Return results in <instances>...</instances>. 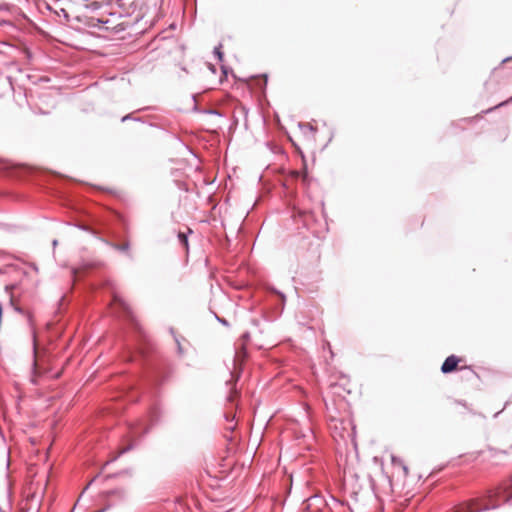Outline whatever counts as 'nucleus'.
Returning a JSON list of instances; mask_svg holds the SVG:
<instances>
[{
    "label": "nucleus",
    "mask_w": 512,
    "mask_h": 512,
    "mask_svg": "<svg viewBox=\"0 0 512 512\" xmlns=\"http://www.w3.org/2000/svg\"><path fill=\"white\" fill-rule=\"evenodd\" d=\"M83 2H88L89 0H82Z\"/></svg>",
    "instance_id": "41"
},
{
    "label": "nucleus",
    "mask_w": 512,
    "mask_h": 512,
    "mask_svg": "<svg viewBox=\"0 0 512 512\" xmlns=\"http://www.w3.org/2000/svg\"><path fill=\"white\" fill-rule=\"evenodd\" d=\"M272 292L275 293L276 295H278L280 298H281V301H282V305L285 304V301H286V296L285 294H283L281 291L277 290L276 288H273L272 289Z\"/></svg>",
    "instance_id": "21"
},
{
    "label": "nucleus",
    "mask_w": 512,
    "mask_h": 512,
    "mask_svg": "<svg viewBox=\"0 0 512 512\" xmlns=\"http://www.w3.org/2000/svg\"><path fill=\"white\" fill-rule=\"evenodd\" d=\"M224 416H225L226 421H228V422L233 421V420H234V418H235V415H234V414H232L231 412L226 413Z\"/></svg>",
    "instance_id": "26"
},
{
    "label": "nucleus",
    "mask_w": 512,
    "mask_h": 512,
    "mask_svg": "<svg viewBox=\"0 0 512 512\" xmlns=\"http://www.w3.org/2000/svg\"><path fill=\"white\" fill-rule=\"evenodd\" d=\"M177 238L179 243L188 250L189 248V241H188V234L184 232H178Z\"/></svg>",
    "instance_id": "11"
},
{
    "label": "nucleus",
    "mask_w": 512,
    "mask_h": 512,
    "mask_svg": "<svg viewBox=\"0 0 512 512\" xmlns=\"http://www.w3.org/2000/svg\"><path fill=\"white\" fill-rule=\"evenodd\" d=\"M148 109H150V107H144V108L140 109L139 111L148 110Z\"/></svg>",
    "instance_id": "37"
},
{
    "label": "nucleus",
    "mask_w": 512,
    "mask_h": 512,
    "mask_svg": "<svg viewBox=\"0 0 512 512\" xmlns=\"http://www.w3.org/2000/svg\"><path fill=\"white\" fill-rule=\"evenodd\" d=\"M162 414L163 413L159 404L156 403L152 405L147 413L149 423L144 424V422L140 420L136 424L131 426L130 434L132 440L130 443H128L127 445L123 446L120 449L119 455H123L134 449L136 446H138L139 443L150 433L151 429L161 422Z\"/></svg>",
    "instance_id": "1"
},
{
    "label": "nucleus",
    "mask_w": 512,
    "mask_h": 512,
    "mask_svg": "<svg viewBox=\"0 0 512 512\" xmlns=\"http://www.w3.org/2000/svg\"><path fill=\"white\" fill-rule=\"evenodd\" d=\"M510 60H512V57H506L505 59L502 60V63L508 62Z\"/></svg>",
    "instance_id": "30"
},
{
    "label": "nucleus",
    "mask_w": 512,
    "mask_h": 512,
    "mask_svg": "<svg viewBox=\"0 0 512 512\" xmlns=\"http://www.w3.org/2000/svg\"><path fill=\"white\" fill-rule=\"evenodd\" d=\"M510 489H512V475L509 480V484L501 486V487L497 488L495 491H489V497L493 498V497H500L503 495L504 502L509 503L512 498V494L508 493Z\"/></svg>",
    "instance_id": "7"
},
{
    "label": "nucleus",
    "mask_w": 512,
    "mask_h": 512,
    "mask_svg": "<svg viewBox=\"0 0 512 512\" xmlns=\"http://www.w3.org/2000/svg\"><path fill=\"white\" fill-rule=\"evenodd\" d=\"M12 288H13V286H12V285H7V286L5 287V290H6V291H9V290H10V289H12Z\"/></svg>",
    "instance_id": "32"
},
{
    "label": "nucleus",
    "mask_w": 512,
    "mask_h": 512,
    "mask_svg": "<svg viewBox=\"0 0 512 512\" xmlns=\"http://www.w3.org/2000/svg\"><path fill=\"white\" fill-rule=\"evenodd\" d=\"M150 377H151V381L155 385H161L166 380V376L160 374L159 372H153V374Z\"/></svg>",
    "instance_id": "12"
},
{
    "label": "nucleus",
    "mask_w": 512,
    "mask_h": 512,
    "mask_svg": "<svg viewBox=\"0 0 512 512\" xmlns=\"http://www.w3.org/2000/svg\"><path fill=\"white\" fill-rule=\"evenodd\" d=\"M326 506V501L321 495H313L305 501V509L309 512H321Z\"/></svg>",
    "instance_id": "5"
},
{
    "label": "nucleus",
    "mask_w": 512,
    "mask_h": 512,
    "mask_svg": "<svg viewBox=\"0 0 512 512\" xmlns=\"http://www.w3.org/2000/svg\"><path fill=\"white\" fill-rule=\"evenodd\" d=\"M93 481H94V479H92V480L88 483V485L86 486V488H85V489H88V487H89L90 485H92V482H93Z\"/></svg>",
    "instance_id": "34"
},
{
    "label": "nucleus",
    "mask_w": 512,
    "mask_h": 512,
    "mask_svg": "<svg viewBox=\"0 0 512 512\" xmlns=\"http://www.w3.org/2000/svg\"><path fill=\"white\" fill-rule=\"evenodd\" d=\"M113 303L127 322L137 331H140V324L129 304L118 294L113 293Z\"/></svg>",
    "instance_id": "3"
},
{
    "label": "nucleus",
    "mask_w": 512,
    "mask_h": 512,
    "mask_svg": "<svg viewBox=\"0 0 512 512\" xmlns=\"http://www.w3.org/2000/svg\"><path fill=\"white\" fill-rule=\"evenodd\" d=\"M215 318L217 319V321L219 323H221L224 326L228 327L230 325L229 322L225 318L219 317L217 314H215Z\"/></svg>",
    "instance_id": "24"
},
{
    "label": "nucleus",
    "mask_w": 512,
    "mask_h": 512,
    "mask_svg": "<svg viewBox=\"0 0 512 512\" xmlns=\"http://www.w3.org/2000/svg\"><path fill=\"white\" fill-rule=\"evenodd\" d=\"M2 273H3V270L0 268V274H2Z\"/></svg>",
    "instance_id": "40"
},
{
    "label": "nucleus",
    "mask_w": 512,
    "mask_h": 512,
    "mask_svg": "<svg viewBox=\"0 0 512 512\" xmlns=\"http://www.w3.org/2000/svg\"><path fill=\"white\" fill-rule=\"evenodd\" d=\"M460 362V358L454 354L448 356L442 366H441V372L443 374H449L457 370L458 364Z\"/></svg>",
    "instance_id": "6"
},
{
    "label": "nucleus",
    "mask_w": 512,
    "mask_h": 512,
    "mask_svg": "<svg viewBox=\"0 0 512 512\" xmlns=\"http://www.w3.org/2000/svg\"><path fill=\"white\" fill-rule=\"evenodd\" d=\"M213 54L218 59V61H220V62L223 61L224 53L222 52V45L221 44H219L218 46L214 47Z\"/></svg>",
    "instance_id": "14"
},
{
    "label": "nucleus",
    "mask_w": 512,
    "mask_h": 512,
    "mask_svg": "<svg viewBox=\"0 0 512 512\" xmlns=\"http://www.w3.org/2000/svg\"><path fill=\"white\" fill-rule=\"evenodd\" d=\"M391 460H392V463H393L394 465H396V464H400V465L403 467L404 472L407 474V472H408V467H407L406 465H404V464H403V461H402L400 458H397L396 456H392Z\"/></svg>",
    "instance_id": "18"
},
{
    "label": "nucleus",
    "mask_w": 512,
    "mask_h": 512,
    "mask_svg": "<svg viewBox=\"0 0 512 512\" xmlns=\"http://www.w3.org/2000/svg\"><path fill=\"white\" fill-rule=\"evenodd\" d=\"M10 305L13 307L14 311L22 314L26 317L27 322L30 327H32V314L29 312H26L23 308H21L19 305L15 304L13 301V298L10 300ZM31 337H32V365H31V371L33 377L39 375L38 371V342H37V335L36 331L31 328Z\"/></svg>",
    "instance_id": "2"
},
{
    "label": "nucleus",
    "mask_w": 512,
    "mask_h": 512,
    "mask_svg": "<svg viewBox=\"0 0 512 512\" xmlns=\"http://www.w3.org/2000/svg\"><path fill=\"white\" fill-rule=\"evenodd\" d=\"M114 248L119 250V251H121V252H127L129 250V248H130V244H129V242H125L123 244H116L114 246Z\"/></svg>",
    "instance_id": "17"
},
{
    "label": "nucleus",
    "mask_w": 512,
    "mask_h": 512,
    "mask_svg": "<svg viewBox=\"0 0 512 512\" xmlns=\"http://www.w3.org/2000/svg\"><path fill=\"white\" fill-rule=\"evenodd\" d=\"M227 386H229V393L226 397L227 401L230 403H234L236 398L238 397L239 393L235 387V385H232V380L226 382Z\"/></svg>",
    "instance_id": "9"
},
{
    "label": "nucleus",
    "mask_w": 512,
    "mask_h": 512,
    "mask_svg": "<svg viewBox=\"0 0 512 512\" xmlns=\"http://www.w3.org/2000/svg\"><path fill=\"white\" fill-rule=\"evenodd\" d=\"M110 494L117 496L119 499H125L126 497V492L122 488L114 489L110 492Z\"/></svg>",
    "instance_id": "15"
},
{
    "label": "nucleus",
    "mask_w": 512,
    "mask_h": 512,
    "mask_svg": "<svg viewBox=\"0 0 512 512\" xmlns=\"http://www.w3.org/2000/svg\"><path fill=\"white\" fill-rule=\"evenodd\" d=\"M169 332L173 336V339H174V341L176 343L178 355L179 356H183L184 355V349H183V347L181 345L180 337L176 334L174 328H172V327L169 328Z\"/></svg>",
    "instance_id": "10"
},
{
    "label": "nucleus",
    "mask_w": 512,
    "mask_h": 512,
    "mask_svg": "<svg viewBox=\"0 0 512 512\" xmlns=\"http://www.w3.org/2000/svg\"><path fill=\"white\" fill-rule=\"evenodd\" d=\"M98 512H104V510H100V511H98Z\"/></svg>",
    "instance_id": "42"
},
{
    "label": "nucleus",
    "mask_w": 512,
    "mask_h": 512,
    "mask_svg": "<svg viewBox=\"0 0 512 512\" xmlns=\"http://www.w3.org/2000/svg\"><path fill=\"white\" fill-rule=\"evenodd\" d=\"M299 126L302 128L304 124H300ZM305 127H307L308 130L315 131V128L311 124H306Z\"/></svg>",
    "instance_id": "27"
},
{
    "label": "nucleus",
    "mask_w": 512,
    "mask_h": 512,
    "mask_svg": "<svg viewBox=\"0 0 512 512\" xmlns=\"http://www.w3.org/2000/svg\"><path fill=\"white\" fill-rule=\"evenodd\" d=\"M133 121L144 123V120L141 117H135V118H133Z\"/></svg>",
    "instance_id": "29"
},
{
    "label": "nucleus",
    "mask_w": 512,
    "mask_h": 512,
    "mask_svg": "<svg viewBox=\"0 0 512 512\" xmlns=\"http://www.w3.org/2000/svg\"><path fill=\"white\" fill-rule=\"evenodd\" d=\"M477 504H478V500L473 499L466 503L461 504L453 512H482V511H489V510L498 508V505H485L480 508H475Z\"/></svg>",
    "instance_id": "4"
},
{
    "label": "nucleus",
    "mask_w": 512,
    "mask_h": 512,
    "mask_svg": "<svg viewBox=\"0 0 512 512\" xmlns=\"http://www.w3.org/2000/svg\"><path fill=\"white\" fill-rule=\"evenodd\" d=\"M57 14L59 16H63V18L65 19L66 22H68L70 20V16L68 14V12L64 9V8H61Z\"/></svg>",
    "instance_id": "20"
},
{
    "label": "nucleus",
    "mask_w": 512,
    "mask_h": 512,
    "mask_svg": "<svg viewBox=\"0 0 512 512\" xmlns=\"http://www.w3.org/2000/svg\"><path fill=\"white\" fill-rule=\"evenodd\" d=\"M203 113L209 114V115L221 116V113L218 110H216V109H204Z\"/></svg>",
    "instance_id": "22"
},
{
    "label": "nucleus",
    "mask_w": 512,
    "mask_h": 512,
    "mask_svg": "<svg viewBox=\"0 0 512 512\" xmlns=\"http://www.w3.org/2000/svg\"><path fill=\"white\" fill-rule=\"evenodd\" d=\"M172 136H173V138H174V139H176L177 141H180V142H181V140H180L179 136H177L176 134H172Z\"/></svg>",
    "instance_id": "31"
},
{
    "label": "nucleus",
    "mask_w": 512,
    "mask_h": 512,
    "mask_svg": "<svg viewBox=\"0 0 512 512\" xmlns=\"http://www.w3.org/2000/svg\"><path fill=\"white\" fill-rule=\"evenodd\" d=\"M110 288L113 290V283H109Z\"/></svg>",
    "instance_id": "39"
},
{
    "label": "nucleus",
    "mask_w": 512,
    "mask_h": 512,
    "mask_svg": "<svg viewBox=\"0 0 512 512\" xmlns=\"http://www.w3.org/2000/svg\"><path fill=\"white\" fill-rule=\"evenodd\" d=\"M57 243H58V241H57V240H53V242H52L53 246H56V245H57Z\"/></svg>",
    "instance_id": "36"
},
{
    "label": "nucleus",
    "mask_w": 512,
    "mask_h": 512,
    "mask_svg": "<svg viewBox=\"0 0 512 512\" xmlns=\"http://www.w3.org/2000/svg\"><path fill=\"white\" fill-rule=\"evenodd\" d=\"M221 70H222V72H223V74H224V75H227V73H228V68H227L226 66L222 65V66H221Z\"/></svg>",
    "instance_id": "28"
},
{
    "label": "nucleus",
    "mask_w": 512,
    "mask_h": 512,
    "mask_svg": "<svg viewBox=\"0 0 512 512\" xmlns=\"http://www.w3.org/2000/svg\"><path fill=\"white\" fill-rule=\"evenodd\" d=\"M133 118H135V117L133 116V114H132V113H130V114H127V115L123 116V117L121 118V122H126V121H128V120H133Z\"/></svg>",
    "instance_id": "25"
},
{
    "label": "nucleus",
    "mask_w": 512,
    "mask_h": 512,
    "mask_svg": "<svg viewBox=\"0 0 512 512\" xmlns=\"http://www.w3.org/2000/svg\"><path fill=\"white\" fill-rule=\"evenodd\" d=\"M209 68H210V70H212V72H215V68H214V66H213V65H210V67H209Z\"/></svg>",
    "instance_id": "35"
},
{
    "label": "nucleus",
    "mask_w": 512,
    "mask_h": 512,
    "mask_svg": "<svg viewBox=\"0 0 512 512\" xmlns=\"http://www.w3.org/2000/svg\"><path fill=\"white\" fill-rule=\"evenodd\" d=\"M7 9H8L7 5H0V11L7 10ZM0 26L14 28V25L11 20L3 19V18H0Z\"/></svg>",
    "instance_id": "13"
},
{
    "label": "nucleus",
    "mask_w": 512,
    "mask_h": 512,
    "mask_svg": "<svg viewBox=\"0 0 512 512\" xmlns=\"http://www.w3.org/2000/svg\"><path fill=\"white\" fill-rule=\"evenodd\" d=\"M509 102H512V96H511L508 100L503 101V102L499 103L498 105H496V106L494 107V109H496V108H498V107H501V106H504V105L508 104ZM492 110H493V108L488 109V110H486V111H485V113H488V112H490V111H492Z\"/></svg>",
    "instance_id": "23"
},
{
    "label": "nucleus",
    "mask_w": 512,
    "mask_h": 512,
    "mask_svg": "<svg viewBox=\"0 0 512 512\" xmlns=\"http://www.w3.org/2000/svg\"><path fill=\"white\" fill-rule=\"evenodd\" d=\"M247 357L246 344L235 343V354L233 358L234 366L240 365Z\"/></svg>",
    "instance_id": "8"
},
{
    "label": "nucleus",
    "mask_w": 512,
    "mask_h": 512,
    "mask_svg": "<svg viewBox=\"0 0 512 512\" xmlns=\"http://www.w3.org/2000/svg\"><path fill=\"white\" fill-rule=\"evenodd\" d=\"M250 340V333L249 332H244L241 337H240V340L238 341V343H244V344H247Z\"/></svg>",
    "instance_id": "19"
},
{
    "label": "nucleus",
    "mask_w": 512,
    "mask_h": 512,
    "mask_svg": "<svg viewBox=\"0 0 512 512\" xmlns=\"http://www.w3.org/2000/svg\"><path fill=\"white\" fill-rule=\"evenodd\" d=\"M149 125H150L151 127H157V125H156V124H153V123H150Z\"/></svg>",
    "instance_id": "38"
},
{
    "label": "nucleus",
    "mask_w": 512,
    "mask_h": 512,
    "mask_svg": "<svg viewBox=\"0 0 512 512\" xmlns=\"http://www.w3.org/2000/svg\"><path fill=\"white\" fill-rule=\"evenodd\" d=\"M78 227H79L80 229H82V230H88V229H87L85 226H83V225H79Z\"/></svg>",
    "instance_id": "33"
},
{
    "label": "nucleus",
    "mask_w": 512,
    "mask_h": 512,
    "mask_svg": "<svg viewBox=\"0 0 512 512\" xmlns=\"http://www.w3.org/2000/svg\"><path fill=\"white\" fill-rule=\"evenodd\" d=\"M85 7L90 9L91 11H97L98 9H100L101 4L98 1H92L89 4H86Z\"/></svg>",
    "instance_id": "16"
}]
</instances>
